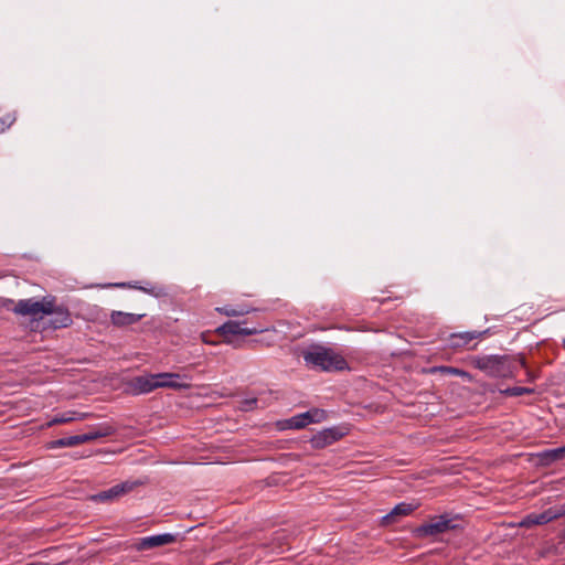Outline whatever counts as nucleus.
<instances>
[{
  "label": "nucleus",
  "mask_w": 565,
  "mask_h": 565,
  "mask_svg": "<svg viewBox=\"0 0 565 565\" xmlns=\"http://www.w3.org/2000/svg\"><path fill=\"white\" fill-rule=\"evenodd\" d=\"M13 312L20 316H30L34 320L42 315L52 316L49 324L53 329L67 328L73 323L70 310L65 306H56L54 297H44L42 300L33 298L19 300Z\"/></svg>",
  "instance_id": "obj_1"
},
{
  "label": "nucleus",
  "mask_w": 565,
  "mask_h": 565,
  "mask_svg": "<svg viewBox=\"0 0 565 565\" xmlns=\"http://www.w3.org/2000/svg\"><path fill=\"white\" fill-rule=\"evenodd\" d=\"M473 365L492 377H513L520 367H525L522 355H484L473 359Z\"/></svg>",
  "instance_id": "obj_2"
},
{
  "label": "nucleus",
  "mask_w": 565,
  "mask_h": 565,
  "mask_svg": "<svg viewBox=\"0 0 565 565\" xmlns=\"http://www.w3.org/2000/svg\"><path fill=\"white\" fill-rule=\"evenodd\" d=\"M303 360L307 365L327 372L343 371L348 367V363L342 355L322 345H312L303 353Z\"/></svg>",
  "instance_id": "obj_3"
},
{
  "label": "nucleus",
  "mask_w": 565,
  "mask_h": 565,
  "mask_svg": "<svg viewBox=\"0 0 565 565\" xmlns=\"http://www.w3.org/2000/svg\"><path fill=\"white\" fill-rule=\"evenodd\" d=\"M462 520L459 515L448 513L431 516L426 521V545L428 540L444 541V536L452 531L462 530Z\"/></svg>",
  "instance_id": "obj_4"
},
{
  "label": "nucleus",
  "mask_w": 565,
  "mask_h": 565,
  "mask_svg": "<svg viewBox=\"0 0 565 565\" xmlns=\"http://www.w3.org/2000/svg\"><path fill=\"white\" fill-rule=\"evenodd\" d=\"M110 434H111L110 427L94 428L85 434L74 435V436H70V437H62V438L52 440L49 444V448L56 449V448H64V447H75L81 444L96 440L102 437H107Z\"/></svg>",
  "instance_id": "obj_5"
},
{
  "label": "nucleus",
  "mask_w": 565,
  "mask_h": 565,
  "mask_svg": "<svg viewBox=\"0 0 565 565\" xmlns=\"http://www.w3.org/2000/svg\"><path fill=\"white\" fill-rule=\"evenodd\" d=\"M157 377H180V374L167 372L135 376L127 383V390L132 395L150 393L158 388Z\"/></svg>",
  "instance_id": "obj_6"
},
{
  "label": "nucleus",
  "mask_w": 565,
  "mask_h": 565,
  "mask_svg": "<svg viewBox=\"0 0 565 565\" xmlns=\"http://www.w3.org/2000/svg\"><path fill=\"white\" fill-rule=\"evenodd\" d=\"M242 324H246V321L239 322L234 320H228L224 322L216 329V332L224 337V342L227 344H233V340L230 338L231 335H254L265 331V328L262 327H243Z\"/></svg>",
  "instance_id": "obj_7"
},
{
  "label": "nucleus",
  "mask_w": 565,
  "mask_h": 565,
  "mask_svg": "<svg viewBox=\"0 0 565 565\" xmlns=\"http://www.w3.org/2000/svg\"><path fill=\"white\" fill-rule=\"evenodd\" d=\"M487 333L488 330L455 332L449 335L448 345L454 350H475L478 345V340L482 339Z\"/></svg>",
  "instance_id": "obj_8"
},
{
  "label": "nucleus",
  "mask_w": 565,
  "mask_h": 565,
  "mask_svg": "<svg viewBox=\"0 0 565 565\" xmlns=\"http://www.w3.org/2000/svg\"><path fill=\"white\" fill-rule=\"evenodd\" d=\"M344 435H345V431H343L339 427L326 428V429L317 433L316 435H313L310 439V444H311L312 448H315V449H322V448H326L327 446L338 441Z\"/></svg>",
  "instance_id": "obj_9"
},
{
  "label": "nucleus",
  "mask_w": 565,
  "mask_h": 565,
  "mask_svg": "<svg viewBox=\"0 0 565 565\" xmlns=\"http://www.w3.org/2000/svg\"><path fill=\"white\" fill-rule=\"evenodd\" d=\"M141 484L140 482L125 481L113 486L108 490L102 491L93 497L94 500L105 502L115 500L135 489L136 486Z\"/></svg>",
  "instance_id": "obj_10"
},
{
  "label": "nucleus",
  "mask_w": 565,
  "mask_h": 565,
  "mask_svg": "<svg viewBox=\"0 0 565 565\" xmlns=\"http://www.w3.org/2000/svg\"><path fill=\"white\" fill-rule=\"evenodd\" d=\"M175 535L170 533L157 534L139 539L135 543L137 551H147L158 546L168 545L175 542Z\"/></svg>",
  "instance_id": "obj_11"
},
{
  "label": "nucleus",
  "mask_w": 565,
  "mask_h": 565,
  "mask_svg": "<svg viewBox=\"0 0 565 565\" xmlns=\"http://www.w3.org/2000/svg\"><path fill=\"white\" fill-rule=\"evenodd\" d=\"M415 510V507L411 503L401 502L396 504L393 510L385 514L382 520L381 524L384 526L392 525L399 521L401 516H405L411 514Z\"/></svg>",
  "instance_id": "obj_12"
},
{
  "label": "nucleus",
  "mask_w": 565,
  "mask_h": 565,
  "mask_svg": "<svg viewBox=\"0 0 565 565\" xmlns=\"http://www.w3.org/2000/svg\"><path fill=\"white\" fill-rule=\"evenodd\" d=\"M104 287L106 288H135L139 289L146 294H149L154 297H162L166 295V289L162 286L153 285L150 282H147V286H138L136 284L131 282H114V284H107Z\"/></svg>",
  "instance_id": "obj_13"
},
{
  "label": "nucleus",
  "mask_w": 565,
  "mask_h": 565,
  "mask_svg": "<svg viewBox=\"0 0 565 565\" xmlns=\"http://www.w3.org/2000/svg\"><path fill=\"white\" fill-rule=\"evenodd\" d=\"M146 315L129 313L124 311L114 310L110 313V321L115 327H127L139 322Z\"/></svg>",
  "instance_id": "obj_14"
},
{
  "label": "nucleus",
  "mask_w": 565,
  "mask_h": 565,
  "mask_svg": "<svg viewBox=\"0 0 565 565\" xmlns=\"http://www.w3.org/2000/svg\"><path fill=\"white\" fill-rule=\"evenodd\" d=\"M540 457L541 460L546 465L563 460L565 459V445L562 447L543 450L540 454Z\"/></svg>",
  "instance_id": "obj_15"
},
{
  "label": "nucleus",
  "mask_w": 565,
  "mask_h": 565,
  "mask_svg": "<svg viewBox=\"0 0 565 565\" xmlns=\"http://www.w3.org/2000/svg\"><path fill=\"white\" fill-rule=\"evenodd\" d=\"M545 520L543 518V513H530L525 515L520 522L519 526L530 529L534 525H544Z\"/></svg>",
  "instance_id": "obj_16"
},
{
  "label": "nucleus",
  "mask_w": 565,
  "mask_h": 565,
  "mask_svg": "<svg viewBox=\"0 0 565 565\" xmlns=\"http://www.w3.org/2000/svg\"><path fill=\"white\" fill-rule=\"evenodd\" d=\"M440 372L445 375H459V376H468V373L466 371L452 367V366H431L429 369H426V373H436Z\"/></svg>",
  "instance_id": "obj_17"
},
{
  "label": "nucleus",
  "mask_w": 565,
  "mask_h": 565,
  "mask_svg": "<svg viewBox=\"0 0 565 565\" xmlns=\"http://www.w3.org/2000/svg\"><path fill=\"white\" fill-rule=\"evenodd\" d=\"M218 312L227 316V317H239L249 312V309L243 306L233 307V306H224L222 308L216 309Z\"/></svg>",
  "instance_id": "obj_18"
},
{
  "label": "nucleus",
  "mask_w": 565,
  "mask_h": 565,
  "mask_svg": "<svg viewBox=\"0 0 565 565\" xmlns=\"http://www.w3.org/2000/svg\"><path fill=\"white\" fill-rule=\"evenodd\" d=\"M281 429H301L305 428V423L301 419L300 414H297L289 419L279 423Z\"/></svg>",
  "instance_id": "obj_19"
},
{
  "label": "nucleus",
  "mask_w": 565,
  "mask_h": 565,
  "mask_svg": "<svg viewBox=\"0 0 565 565\" xmlns=\"http://www.w3.org/2000/svg\"><path fill=\"white\" fill-rule=\"evenodd\" d=\"M174 377H157V384L158 385V388H174V390H180V388H184L186 387L185 384H180L175 381H173Z\"/></svg>",
  "instance_id": "obj_20"
},
{
  "label": "nucleus",
  "mask_w": 565,
  "mask_h": 565,
  "mask_svg": "<svg viewBox=\"0 0 565 565\" xmlns=\"http://www.w3.org/2000/svg\"><path fill=\"white\" fill-rule=\"evenodd\" d=\"M502 393L507 396H522L533 393V390L524 386H513L505 388Z\"/></svg>",
  "instance_id": "obj_21"
},
{
  "label": "nucleus",
  "mask_w": 565,
  "mask_h": 565,
  "mask_svg": "<svg viewBox=\"0 0 565 565\" xmlns=\"http://www.w3.org/2000/svg\"><path fill=\"white\" fill-rule=\"evenodd\" d=\"M17 117L14 114H7L3 117L0 118V134H3L8 128H10Z\"/></svg>",
  "instance_id": "obj_22"
},
{
  "label": "nucleus",
  "mask_w": 565,
  "mask_h": 565,
  "mask_svg": "<svg viewBox=\"0 0 565 565\" xmlns=\"http://www.w3.org/2000/svg\"><path fill=\"white\" fill-rule=\"evenodd\" d=\"M72 420H74V417L70 416V413H66V414H62V415L55 416L54 418H52L46 424V426L51 427V426H54V425L66 424V423H70Z\"/></svg>",
  "instance_id": "obj_23"
},
{
  "label": "nucleus",
  "mask_w": 565,
  "mask_h": 565,
  "mask_svg": "<svg viewBox=\"0 0 565 565\" xmlns=\"http://www.w3.org/2000/svg\"><path fill=\"white\" fill-rule=\"evenodd\" d=\"M309 412L311 414V420L313 423H321L328 417L327 412L321 408H311L309 409Z\"/></svg>",
  "instance_id": "obj_24"
},
{
  "label": "nucleus",
  "mask_w": 565,
  "mask_h": 565,
  "mask_svg": "<svg viewBox=\"0 0 565 565\" xmlns=\"http://www.w3.org/2000/svg\"><path fill=\"white\" fill-rule=\"evenodd\" d=\"M257 406V398H246L242 402V409L245 412L252 411Z\"/></svg>",
  "instance_id": "obj_25"
},
{
  "label": "nucleus",
  "mask_w": 565,
  "mask_h": 565,
  "mask_svg": "<svg viewBox=\"0 0 565 565\" xmlns=\"http://www.w3.org/2000/svg\"><path fill=\"white\" fill-rule=\"evenodd\" d=\"M542 513L546 524L554 520H557V514L554 513V508H548Z\"/></svg>",
  "instance_id": "obj_26"
},
{
  "label": "nucleus",
  "mask_w": 565,
  "mask_h": 565,
  "mask_svg": "<svg viewBox=\"0 0 565 565\" xmlns=\"http://www.w3.org/2000/svg\"><path fill=\"white\" fill-rule=\"evenodd\" d=\"M300 416H301L302 422L305 423V426H307V425H309V424L313 423V422L311 420V414H310V412H309V411H307V412H305V413H301V414H300Z\"/></svg>",
  "instance_id": "obj_27"
},
{
  "label": "nucleus",
  "mask_w": 565,
  "mask_h": 565,
  "mask_svg": "<svg viewBox=\"0 0 565 565\" xmlns=\"http://www.w3.org/2000/svg\"><path fill=\"white\" fill-rule=\"evenodd\" d=\"M554 513L557 514V519L565 516V504L561 507H553Z\"/></svg>",
  "instance_id": "obj_28"
},
{
  "label": "nucleus",
  "mask_w": 565,
  "mask_h": 565,
  "mask_svg": "<svg viewBox=\"0 0 565 565\" xmlns=\"http://www.w3.org/2000/svg\"><path fill=\"white\" fill-rule=\"evenodd\" d=\"M201 337H202V341H203L204 343H206V344H216V342H214V341H212V340L210 339V334H207V333H202V335H201Z\"/></svg>",
  "instance_id": "obj_29"
},
{
  "label": "nucleus",
  "mask_w": 565,
  "mask_h": 565,
  "mask_svg": "<svg viewBox=\"0 0 565 565\" xmlns=\"http://www.w3.org/2000/svg\"><path fill=\"white\" fill-rule=\"evenodd\" d=\"M416 532H417V533H424V524H423V525H419V526L416 529Z\"/></svg>",
  "instance_id": "obj_30"
},
{
  "label": "nucleus",
  "mask_w": 565,
  "mask_h": 565,
  "mask_svg": "<svg viewBox=\"0 0 565 565\" xmlns=\"http://www.w3.org/2000/svg\"><path fill=\"white\" fill-rule=\"evenodd\" d=\"M85 417H86V414H83V415L79 417V419H83V418H85Z\"/></svg>",
  "instance_id": "obj_31"
}]
</instances>
